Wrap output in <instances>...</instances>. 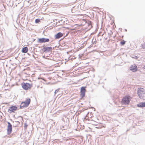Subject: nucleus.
<instances>
[{
	"mask_svg": "<svg viewBox=\"0 0 145 145\" xmlns=\"http://www.w3.org/2000/svg\"><path fill=\"white\" fill-rule=\"evenodd\" d=\"M137 93L139 97L142 99L145 94L144 89L142 88H139L138 89Z\"/></svg>",
	"mask_w": 145,
	"mask_h": 145,
	"instance_id": "nucleus-1",
	"label": "nucleus"
},
{
	"mask_svg": "<svg viewBox=\"0 0 145 145\" xmlns=\"http://www.w3.org/2000/svg\"><path fill=\"white\" fill-rule=\"evenodd\" d=\"M130 101L129 98L128 97H124L121 101L122 103L125 105L128 104Z\"/></svg>",
	"mask_w": 145,
	"mask_h": 145,
	"instance_id": "nucleus-2",
	"label": "nucleus"
},
{
	"mask_svg": "<svg viewBox=\"0 0 145 145\" xmlns=\"http://www.w3.org/2000/svg\"><path fill=\"white\" fill-rule=\"evenodd\" d=\"M86 88V87H82L81 88L80 95L82 98H83L85 96Z\"/></svg>",
	"mask_w": 145,
	"mask_h": 145,
	"instance_id": "nucleus-3",
	"label": "nucleus"
},
{
	"mask_svg": "<svg viewBox=\"0 0 145 145\" xmlns=\"http://www.w3.org/2000/svg\"><path fill=\"white\" fill-rule=\"evenodd\" d=\"M22 87L25 90H27L31 88V85L28 83H24L23 84Z\"/></svg>",
	"mask_w": 145,
	"mask_h": 145,
	"instance_id": "nucleus-4",
	"label": "nucleus"
},
{
	"mask_svg": "<svg viewBox=\"0 0 145 145\" xmlns=\"http://www.w3.org/2000/svg\"><path fill=\"white\" fill-rule=\"evenodd\" d=\"M8 126L7 129V133L8 135H9L12 132V125L9 122H8Z\"/></svg>",
	"mask_w": 145,
	"mask_h": 145,
	"instance_id": "nucleus-5",
	"label": "nucleus"
},
{
	"mask_svg": "<svg viewBox=\"0 0 145 145\" xmlns=\"http://www.w3.org/2000/svg\"><path fill=\"white\" fill-rule=\"evenodd\" d=\"M49 40H50L49 39L42 38L39 39L38 42L40 43H42L45 42H48L49 41Z\"/></svg>",
	"mask_w": 145,
	"mask_h": 145,
	"instance_id": "nucleus-6",
	"label": "nucleus"
},
{
	"mask_svg": "<svg viewBox=\"0 0 145 145\" xmlns=\"http://www.w3.org/2000/svg\"><path fill=\"white\" fill-rule=\"evenodd\" d=\"M130 69L131 71L133 72L137 71V65L135 64L131 65L130 67Z\"/></svg>",
	"mask_w": 145,
	"mask_h": 145,
	"instance_id": "nucleus-7",
	"label": "nucleus"
},
{
	"mask_svg": "<svg viewBox=\"0 0 145 145\" xmlns=\"http://www.w3.org/2000/svg\"><path fill=\"white\" fill-rule=\"evenodd\" d=\"M17 107L15 106H13L9 108L8 112L10 113L13 112L17 110Z\"/></svg>",
	"mask_w": 145,
	"mask_h": 145,
	"instance_id": "nucleus-8",
	"label": "nucleus"
},
{
	"mask_svg": "<svg viewBox=\"0 0 145 145\" xmlns=\"http://www.w3.org/2000/svg\"><path fill=\"white\" fill-rule=\"evenodd\" d=\"M44 52H49L52 50V48L51 47H44L43 48Z\"/></svg>",
	"mask_w": 145,
	"mask_h": 145,
	"instance_id": "nucleus-9",
	"label": "nucleus"
},
{
	"mask_svg": "<svg viewBox=\"0 0 145 145\" xmlns=\"http://www.w3.org/2000/svg\"><path fill=\"white\" fill-rule=\"evenodd\" d=\"M63 35L62 34L61 32H59L55 35V38L56 39H59L60 38L62 37Z\"/></svg>",
	"mask_w": 145,
	"mask_h": 145,
	"instance_id": "nucleus-10",
	"label": "nucleus"
},
{
	"mask_svg": "<svg viewBox=\"0 0 145 145\" xmlns=\"http://www.w3.org/2000/svg\"><path fill=\"white\" fill-rule=\"evenodd\" d=\"M83 21L85 22V23L87 24L88 26L90 27H92V25L91 21H86L84 19H83Z\"/></svg>",
	"mask_w": 145,
	"mask_h": 145,
	"instance_id": "nucleus-11",
	"label": "nucleus"
},
{
	"mask_svg": "<svg viewBox=\"0 0 145 145\" xmlns=\"http://www.w3.org/2000/svg\"><path fill=\"white\" fill-rule=\"evenodd\" d=\"M137 106L139 107H145V102H141L137 105Z\"/></svg>",
	"mask_w": 145,
	"mask_h": 145,
	"instance_id": "nucleus-12",
	"label": "nucleus"
},
{
	"mask_svg": "<svg viewBox=\"0 0 145 145\" xmlns=\"http://www.w3.org/2000/svg\"><path fill=\"white\" fill-rule=\"evenodd\" d=\"M30 99H28L23 102L25 103V105L28 106L30 103Z\"/></svg>",
	"mask_w": 145,
	"mask_h": 145,
	"instance_id": "nucleus-13",
	"label": "nucleus"
},
{
	"mask_svg": "<svg viewBox=\"0 0 145 145\" xmlns=\"http://www.w3.org/2000/svg\"><path fill=\"white\" fill-rule=\"evenodd\" d=\"M24 103L23 102L22 103L20 106V108L21 109H22L26 107L27 106L26 105H25V103Z\"/></svg>",
	"mask_w": 145,
	"mask_h": 145,
	"instance_id": "nucleus-14",
	"label": "nucleus"
},
{
	"mask_svg": "<svg viewBox=\"0 0 145 145\" xmlns=\"http://www.w3.org/2000/svg\"><path fill=\"white\" fill-rule=\"evenodd\" d=\"M28 51V48L27 47H24L22 50V52L23 53H25Z\"/></svg>",
	"mask_w": 145,
	"mask_h": 145,
	"instance_id": "nucleus-15",
	"label": "nucleus"
},
{
	"mask_svg": "<svg viewBox=\"0 0 145 145\" xmlns=\"http://www.w3.org/2000/svg\"><path fill=\"white\" fill-rule=\"evenodd\" d=\"M40 22V19H37L35 20V22L36 23H38Z\"/></svg>",
	"mask_w": 145,
	"mask_h": 145,
	"instance_id": "nucleus-16",
	"label": "nucleus"
},
{
	"mask_svg": "<svg viewBox=\"0 0 145 145\" xmlns=\"http://www.w3.org/2000/svg\"><path fill=\"white\" fill-rule=\"evenodd\" d=\"M125 42L123 40V41L121 42L120 43L122 45H123L125 44Z\"/></svg>",
	"mask_w": 145,
	"mask_h": 145,
	"instance_id": "nucleus-17",
	"label": "nucleus"
},
{
	"mask_svg": "<svg viewBox=\"0 0 145 145\" xmlns=\"http://www.w3.org/2000/svg\"><path fill=\"white\" fill-rule=\"evenodd\" d=\"M132 57L133 58H134V59H137L138 58V56H133Z\"/></svg>",
	"mask_w": 145,
	"mask_h": 145,
	"instance_id": "nucleus-18",
	"label": "nucleus"
},
{
	"mask_svg": "<svg viewBox=\"0 0 145 145\" xmlns=\"http://www.w3.org/2000/svg\"><path fill=\"white\" fill-rule=\"evenodd\" d=\"M141 47H142L143 48H145V43L142 44Z\"/></svg>",
	"mask_w": 145,
	"mask_h": 145,
	"instance_id": "nucleus-19",
	"label": "nucleus"
},
{
	"mask_svg": "<svg viewBox=\"0 0 145 145\" xmlns=\"http://www.w3.org/2000/svg\"><path fill=\"white\" fill-rule=\"evenodd\" d=\"M59 89L56 90L55 91V92H54L55 93H57L59 91Z\"/></svg>",
	"mask_w": 145,
	"mask_h": 145,
	"instance_id": "nucleus-20",
	"label": "nucleus"
},
{
	"mask_svg": "<svg viewBox=\"0 0 145 145\" xmlns=\"http://www.w3.org/2000/svg\"><path fill=\"white\" fill-rule=\"evenodd\" d=\"M143 68L145 69V65L143 67Z\"/></svg>",
	"mask_w": 145,
	"mask_h": 145,
	"instance_id": "nucleus-21",
	"label": "nucleus"
},
{
	"mask_svg": "<svg viewBox=\"0 0 145 145\" xmlns=\"http://www.w3.org/2000/svg\"><path fill=\"white\" fill-rule=\"evenodd\" d=\"M125 30L126 31H127L126 29H125Z\"/></svg>",
	"mask_w": 145,
	"mask_h": 145,
	"instance_id": "nucleus-22",
	"label": "nucleus"
}]
</instances>
